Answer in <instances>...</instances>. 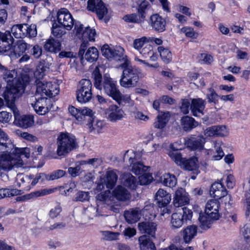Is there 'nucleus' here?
<instances>
[{"instance_id": "f257e3e1", "label": "nucleus", "mask_w": 250, "mask_h": 250, "mask_svg": "<svg viewBox=\"0 0 250 250\" xmlns=\"http://www.w3.org/2000/svg\"><path fill=\"white\" fill-rule=\"evenodd\" d=\"M100 67L101 66H96L92 73L94 85L99 90L103 89L106 94L113 99L119 91L116 83L108 75L105 74L103 77Z\"/></svg>"}, {"instance_id": "f03ea898", "label": "nucleus", "mask_w": 250, "mask_h": 250, "mask_svg": "<svg viewBox=\"0 0 250 250\" xmlns=\"http://www.w3.org/2000/svg\"><path fill=\"white\" fill-rule=\"evenodd\" d=\"M129 63H122L123 73L120 80L122 87L130 88L135 87L140 79V71L135 67L129 65Z\"/></svg>"}, {"instance_id": "7ed1b4c3", "label": "nucleus", "mask_w": 250, "mask_h": 250, "mask_svg": "<svg viewBox=\"0 0 250 250\" xmlns=\"http://www.w3.org/2000/svg\"><path fill=\"white\" fill-rule=\"evenodd\" d=\"M57 153L58 156H65L77 147L75 137L68 133H61L57 139Z\"/></svg>"}, {"instance_id": "20e7f679", "label": "nucleus", "mask_w": 250, "mask_h": 250, "mask_svg": "<svg viewBox=\"0 0 250 250\" xmlns=\"http://www.w3.org/2000/svg\"><path fill=\"white\" fill-rule=\"evenodd\" d=\"M59 85L56 83L39 81L36 82V97H53L59 93Z\"/></svg>"}, {"instance_id": "39448f33", "label": "nucleus", "mask_w": 250, "mask_h": 250, "mask_svg": "<svg viewBox=\"0 0 250 250\" xmlns=\"http://www.w3.org/2000/svg\"><path fill=\"white\" fill-rule=\"evenodd\" d=\"M25 87V86H23V84L21 83L6 86L3 97L12 111L14 110V108H17L14 104L15 100L24 92Z\"/></svg>"}, {"instance_id": "423d86ee", "label": "nucleus", "mask_w": 250, "mask_h": 250, "mask_svg": "<svg viewBox=\"0 0 250 250\" xmlns=\"http://www.w3.org/2000/svg\"><path fill=\"white\" fill-rule=\"evenodd\" d=\"M92 83L88 79H82L80 81L76 91L77 101L82 103H86L92 98Z\"/></svg>"}, {"instance_id": "0eeeda50", "label": "nucleus", "mask_w": 250, "mask_h": 250, "mask_svg": "<svg viewBox=\"0 0 250 250\" xmlns=\"http://www.w3.org/2000/svg\"><path fill=\"white\" fill-rule=\"evenodd\" d=\"M23 164V161L15 158L12 152L0 155V169L1 170L8 171L14 167H21Z\"/></svg>"}, {"instance_id": "6e6552de", "label": "nucleus", "mask_w": 250, "mask_h": 250, "mask_svg": "<svg viewBox=\"0 0 250 250\" xmlns=\"http://www.w3.org/2000/svg\"><path fill=\"white\" fill-rule=\"evenodd\" d=\"M87 9L90 11L95 12L99 19L105 17V21L109 20V15L107 7L102 0H88Z\"/></svg>"}, {"instance_id": "1a4fd4ad", "label": "nucleus", "mask_w": 250, "mask_h": 250, "mask_svg": "<svg viewBox=\"0 0 250 250\" xmlns=\"http://www.w3.org/2000/svg\"><path fill=\"white\" fill-rule=\"evenodd\" d=\"M124 160L125 162L128 161L132 166V171L135 174H142L146 171L148 167L144 166L142 163L137 162L135 153L132 151H127L125 154Z\"/></svg>"}, {"instance_id": "9d476101", "label": "nucleus", "mask_w": 250, "mask_h": 250, "mask_svg": "<svg viewBox=\"0 0 250 250\" xmlns=\"http://www.w3.org/2000/svg\"><path fill=\"white\" fill-rule=\"evenodd\" d=\"M3 79L7 83V86L16 85L21 83L23 84V86H25L29 82V77L26 76L18 77L15 70H5L3 73Z\"/></svg>"}, {"instance_id": "9b49d317", "label": "nucleus", "mask_w": 250, "mask_h": 250, "mask_svg": "<svg viewBox=\"0 0 250 250\" xmlns=\"http://www.w3.org/2000/svg\"><path fill=\"white\" fill-rule=\"evenodd\" d=\"M58 23L65 29L70 30L74 25V20L69 11L65 8L59 10L57 15Z\"/></svg>"}, {"instance_id": "f8f14e48", "label": "nucleus", "mask_w": 250, "mask_h": 250, "mask_svg": "<svg viewBox=\"0 0 250 250\" xmlns=\"http://www.w3.org/2000/svg\"><path fill=\"white\" fill-rule=\"evenodd\" d=\"M12 111L15 118L14 124L15 125L24 128H27L31 127L34 125V120L33 116H21L17 108H14V110Z\"/></svg>"}, {"instance_id": "ddd939ff", "label": "nucleus", "mask_w": 250, "mask_h": 250, "mask_svg": "<svg viewBox=\"0 0 250 250\" xmlns=\"http://www.w3.org/2000/svg\"><path fill=\"white\" fill-rule=\"evenodd\" d=\"M96 34L95 29H91L89 27H85L84 31L83 32V35L81 37L83 40L81 44L79 55L83 56L87 46L88 41L94 42L95 41V36Z\"/></svg>"}, {"instance_id": "4468645a", "label": "nucleus", "mask_w": 250, "mask_h": 250, "mask_svg": "<svg viewBox=\"0 0 250 250\" xmlns=\"http://www.w3.org/2000/svg\"><path fill=\"white\" fill-rule=\"evenodd\" d=\"M36 101L35 103H31V105L34 109L36 112L39 115H43L48 112L47 103L50 102V100L46 97H36Z\"/></svg>"}, {"instance_id": "2eb2a0df", "label": "nucleus", "mask_w": 250, "mask_h": 250, "mask_svg": "<svg viewBox=\"0 0 250 250\" xmlns=\"http://www.w3.org/2000/svg\"><path fill=\"white\" fill-rule=\"evenodd\" d=\"M14 39L9 31L5 32H0V53H4L9 51L13 43Z\"/></svg>"}, {"instance_id": "dca6fc26", "label": "nucleus", "mask_w": 250, "mask_h": 250, "mask_svg": "<svg viewBox=\"0 0 250 250\" xmlns=\"http://www.w3.org/2000/svg\"><path fill=\"white\" fill-rule=\"evenodd\" d=\"M14 146L8 135L3 131L0 134V152L2 154L12 153Z\"/></svg>"}, {"instance_id": "f3484780", "label": "nucleus", "mask_w": 250, "mask_h": 250, "mask_svg": "<svg viewBox=\"0 0 250 250\" xmlns=\"http://www.w3.org/2000/svg\"><path fill=\"white\" fill-rule=\"evenodd\" d=\"M219 203L217 199L209 200L206 204L205 213L211 218L218 220L220 217L219 213Z\"/></svg>"}, {"instance_id": "a211bd4d", "label": "nucleus", "mask_w": 250, "mask_h": 250, "mask_svg": "<svg viewBox=\"0 0 250 250\" xmlns=\"http://www.w3.org/2000/svg\"><path fill=\"white\" fill-rule=\"evenodd\" d=\"M69 111L80 122L86 120L88 115L92 114V110L86 107L78 109L74 106H71L69 108Z\"/></svg>"}, {"instance_id": "6ab92c4d", "label": "nucleus", "mask_w": 250, "mask_h": 250, "mask_svg": "<svg viewBox=\"0 0 250 250\" xmlns=\"http://www.w3.org/2000/svg\"><path fill=\"white\" fill-rule=\"evenodd\" d=\"M55 189L52 188H44L39 190L32 192L22 196L18 197L16 199L17 201L24 202L27 200L41 196H43L50 194L54 192Z\"/></svg>"}, {"instance_id": "aec40b11", "label": "nucleus", "mask_w": 250, "mask_h": 250, "mask_svg": "<svg viewBox=\"0 0 250 250\" xmlns=\"http://www.w3.org/2000/svg\"><path fill=\"white\" fill-rule=\"evenodd\" d=\"M142 216V209L138 208H130L124 212V217L126 221L133 224L138 221Z\"/></svg>"}, {"instance_id": "412c9836", "label": "nucleus", "mask_w": 250, "mask_h": 250, "mask_svg": "<svg viewBox=\"0 0 250 250\" xmlns=\"http://www.w3.org/2000/svg\"><path fill=\"white\" fill-rule=\"evenodd\" d=\"M206 138L202 135L196 138L192 137L188 139L186 144L188 147L192 150H201L204 149Z\"/></svg>"}, {"instance_id": "4be33fe9", "label": "nucleus", "mask_w": 250, "mask_h": 250, "mask_svg": "<svg viewBox=\"0 0 250 250\" xmlns=\"http://www.w3.org/2000/svg\"><path fill=\"white\" fill-rule=\"evenodd\" d=\"M155 197L159 207L167 206L171 200V195L167 191L162 188H160L158 190Z\"/></svg>"}, {"instance_id": "5701e85b", "label": "nucleus", "mask_w": 250, "mask_h": 250, "mask_svg": "<svg viewBox=\"0 0 250 250\" xmlns=\"http://www.w3.org/2000/svg\"><path fill=\"white\" fill-rule=\"evenodd\" d=\"M211 196L217 199H221L227 195V190L221 182L214 183L210 189Z\"/></svg>"}, {"instance_id": "b1692460", "label": "nucleus", "mask_w": 250, "mask_h": 250, "mask_svg": "<svg viewBox=\"0 0 250 250\" xmlns=\"http://www.w3.org/2000/svg\"><path fill=\"white\" fill-rule=\"evenodd\" d=\"M206 101L201 98L193 99L190 105L191 111L194 116L203 115Z\"/></svg>"}, {"instance_id": "393cba45", "label": "nucleus", "mask_w": 250, "mask_h": 250, "mask_svg": "<svg viewBox=\"0 0 250 250\" xmlns=\"http://www.w3.org/2000/svg\"><path fill=\"white\" fill-rule=\"evenodd\" d=\"M189 200L185 190L180 188L175 191L173 203L175 207L178 208L188 204Z\"/></svg>"}, {"instance_id": "a878e982", "label": "nucleus", "mask_w": 250, "mask_h": 250, "mask_svg": "<svg viewBox=\"0 0 250 250\" xmlns=\"http://www.w3.org/2000/svg\"><path fill=\"white\" fill-rule=\"evenodd\" d=\"M108 111V118L111 122L121 120L124 117V111L116 105H110Z\"/></svg>"}, {"instance_id": "bb28decb", "label": "nucleus", "mask_w": 250, "mask_h": 250, "mask_svg": "<svg viewBox=\"0 0 250 250\" xmlns=\"http://www.w3.org/2000/svg\"><path fill=\"white\" fill-rule=\"evenodd\" d=\"M93 116V112H92V115H88L86 117L87 119L86 118V120L88 121L86 125L90 132L99 133L104 126L103 123L100 120L95 121Z\"/></svg>"}, {"instance_id": "cd10ccee", "label": "nucleus", "mask_w": 250, "mask_h": 250, "mask_svg": "<svg viewBox=\"0 0 250 250\" xmlns=\"http://www.w3.org/2000/svg\"><path fill=\"white\" fill-rule=\"evenodd\" d=\"M32 177L29 176L24 175L22 174H18L16 178L17 185L21 188L24 191H28L31 188V181Z\"/></svg>"}, {"instance_id": "c85d7f7f", "label": "nucleus", "mask_w": 250, "mask_h": 250, "mask_svg": "<svg viewBox=\"0 0 250 250\" xmlns=\"http://www.w3.org/2000/svg\"><path fill=\"white\" fill-rule=\"evenodd\" d=\"M151 25L157 31L163 32L165 30L166 22L164 19L158 14H154L150 17Z\"/></svg>"}, {"instance_id": "c756f323", "label": "nucleus", "mask_w": 250, "mask_h": 250, "mask_svg": "<svg viewBox=\"0 0 250 250\" xmlns=\"http://www.w3.org/2000/svg\"><path fill=\"white\" fill-rule=\"evenodd\" d=\"M157 226L156 223L154 222H143L138 224V229L142 233H147L152 237H154Z\"/></svg>"}, {"instance_id": "7c9ffc66", "label": "nucleus", "mask_w": 250, "mask_h": 250, "mask_svg": "<svg viewBox=\"0 0 250 250\" xmlns=\"http://www.w3.org/2000/svg\"><path fill=\"white\" fill-rule=\"evenodd\" d=\"M197 228L195 225L188 226L181 231L184 241L187 243H189L197 234Z\"/></svg>"}, {"instance_id": "2f4dec72", "label": "nucleus", "mask_w": 250, "mask_h": 250, "mask_svg": "<svg viewBox=\"0 0 250 250\" xmlns=\"http://www.w3.org/2000/svg\"><path fill=\"white\" fill-rule=\"evenodd\" d=\"M105 185L108 188H112L116 184L118 179L117 171L108 169L105 174V177H102Z\"/></svg>"}, {"instance_id": "473e14b6", "label": "nucleus", "mask_w": 250, "mask_h": 250, "mask_svg": "<svg viewBox=\"0 0 250 250\" xmlns=\"http://www.w3.org/2000/svg\"><path fill=\"white\" fill-rule=\"evenodd\" d=\"M138 244L140 250H156L154 242L146 235H143L138 238Z\"/></svg>"}, {"instance_id": "72a5a7b5", "label": "nucleus", "mask_w": 250, "mask_h": 250, "mask_svg": "<svg viewBox=\"0 0 250 250\" xmlns=\"http://www.w3.org/2000/svg\"><path fill=\"white\" fill-rule=\"evenodd\" d=\"M121 181L125 187L133 190L135 189L139 184L135 177L129 173L123 174L121 177Z\"/></svg>"}, {"instance_id": "f704fd0d", "label": "nucleus", "mask_w": 250, "mask_h": 250, "mask_svg": "<svg viewBox=\"0 0 250 250\" xmlns=\"http://www.w3.org/2000/svg\"><path fill=\"white\" fill-rule=\"evenodd\" d=\"M113 195L118 200L126 201L130 197L129 192L122 186H118L112 191Z\"/></svg>"}, {"instance_id": "c9c22d12", "label": "nucleus", "mask_w": 250, "mask_h": 250, "mask_svg": "<svg viewBox=\"0 0 250 250\" xmlns=\"http://www.w3.org/2000/svg\"><path fill=\"white\" fill-rule=\"evenodd\" d=\"M180 123L183 129L187 132L191 131L198 125L193 118L188 116L183 117L180 120Z\"/></svg>"}, {"instance_id": "e433bc0d", "label": "nucleus", "mask_w": 250, "mask_h": 250, "mask_svg": "<svg viewBox=\"0 0 250 250\" xmlns=\"http://www.w3.org/2000/svg\"><path fill=\"white\" fill-rule=\"evenodd\" d=\"M44 47L48 52L57 53L61 50V43L54 38H50L46 41Z\"/></svg>"}, {"instance_id": "4c0bfd02", "label": "nucleus", "mask_w": 250, "mask_h": 250, "mask_svg": "<svg viewBox=\"0 0 250 250\" xmlns=\"http://www.w3.org/2000/svg\"><path fill=\"white\" fill-rule=\"evenodd\" d=\"M170 114L169 112H161L157 117L156 121L154 123V126L156 128L162 129L165 127L169 121Z\"/></svg>"}, {"instance_id": "58836bf2", "label": "nucleus", "mask_w": 250, "mask_h": 250, "mask_svg": "<svg viewBox=\"0 0 250 250\" xmlns=\"http://www.w3.org/2000/svg\"><path fill=\"white\" fill-rule=\"evenodd\" d=\"M27 24L14 25L11 28V32L16 38H23L27 36Z\"/></svg>"}, {"instance_id": "ea45409f", "label": "nucleus", "mask_w": 250, "mask_h": 250, "mask_svg": "<svg viewBox=\"0 0 250 250\" xmlns=\"http://www.w3.org/2000/svg\"><path fill=\"white\" fill-rule=\"evenodd\" d=\"M184 223L181 212L173 213L171 216L170 227L172 229H178L182 227Z\"/></svg>"}, {"instance_id": "a19ab883", "label": "nucleus", "mask_w": 250, "mask_h": 250, "mask_svg": "<svg viewBox=\"0 0 250 250\" xmlns=\"http://www.w3.org/2000/svg\"><path fill=\"white\" fill-rule=\"evenodd\" d=\"M125 50L124 48L120 46H116L113 50V58L120 61H123V63L126 62L129 63V61L127 59V57L124 53Z\"/></svg>"}, {"instance_id": "79ce46f5", "label": "nucleus", "mask_w": 250, "mask_h": 250, "mask_svg": "<svg viewBox=\"0 0 250 250\" xmlns=\"http://www.w3.org/2000/svg\"><path fill=\"white\" fill-rule=\"evenodd\" d=\"M215 220L211 218L209 215L205 214H200L199 221L200 223V227L203 229H207L211 227L213 221Z\"/></svg>"}, {"instance_id": "37998d69", "label": "nucleus", "mask_w": 250, "mask_h": 250, "mask_svg": "<svg viewBox=\"0 0 250 250\" xmlns=\"http://www.w3.org/2000/svg\"><path fill=\"white\" fill-rule=\"evenodd\" d=\"M116 101L119 104H128L130 105L134 104V101L131 99L130 95L129 94L123 95L119 91L115 97L113 99Z\"/></svg>"}, {"instance_id": "c03bdc74", "label": "nucleus", "mask_w": 250, "mask_h": 250, "mask_svg": "<svg viewBox=\"0 0 250 250\" xmlns=\"http://www.w3.org/2000/svg\"><path fill=\"white\" fill-rule=\"evenodd\" d=\"M83 55L86 60L90 62H93L98 59L99 52L96 48L91 47L89 48L85 53H84L82 56L83 57Z\"/></svg>"}, {"instance_id": "a18cd8bd", "label": "nucleus", "mask_w": 250, "mask_h": 250, "mask_svg": "<svg viewBox=\"0 0 250 250\" xmlns=\"http://www.w3.org/2000/svg\"><path fill=\"white\" fill-rule=\"evenodd\" d=\"M12 153L15 158L21 159L22 161L23 158H28L30 156V150L27 147L15 148Z\"/></svg>"}, {"instance_id": "49530a36", "label": "nucleus", "mask_w": 250, "mask_h": 250, "mask_svg": "<svg viewBox=\"0 0 250 250\" xmlns=\"http://www.w3.org/2000/svg\"><path fill=\"white\" fill-rule=\"evenodd\" d=\"M158 51L163 61L166 63H168L172 60V54L168 49L164 46L158 47Z\"/></svg>"}, {"instance_id": "de8ad7c7", "label": "nucleus", "mask_w": 250, "mask_h": 250, "mask_svg": "<svg viewBox=\"0 0 250 250\" xmlns=\"http://www.w3.org/2000/svg\"><path fill=\"white\" fill-rule=\"evenodd\" d=\"M27 48L28 44L27 43L23 40L19 41L14 46V53L16 56L20 57L25 52Z\"/></svg>"}, {"instance_id": "09e8293b", "label": "nucleus", "mask_w": 250, "mask_h": 250, "mask_svg": "<svg viewBox=\"0 0 250 250\" xmlns=\"http://www.w3.org/2000/svg\"><path fill=\"white\" fill-rule=\"evenodd\" d=\"M197 160L196 158H192L189 159H185L183 161V165L181 167L185 170L192 171L196 170L197 167Z\"/></svg>"}, {"instance_id": "8fccbe9b", "label": "nucleus", "mask_w": 250, "mask_h": 250, "mask_svg": "<svg viewBox=\"0 0 250 250\" xmlns=\"http://www.w3.org/2000/svg\"><path fill=\"white\" fill-rule=\"evenodd\" d=\"M161 181L164 185L170 188L174 187L177 183L176 177L169 173L164 174L161 177Z\"/></svg>"}, {"instance_id": "3c124183", "label": "nucleus", "mask_w": 250, "mask_h": 250, "mask_svg": "<svg viewBox=\"0 0 250 250\" xmlns=\"http://www.w3.org/2000/svg\"><path fill=\"white\" fill-rule=\"evenodd\" d=\"M214 151L213 150H210L209 152L212 155V158L214 160H220L224 155V153L220 147L219 143H214Z\"/></svg>"}, {"instance_id": "603ef678", "label": "nucleus", "mask_w": 250, "mask_h": 250, "mask_svg": "<svg viewBox=\"0 0 250 250\" xmlns=\"http://www.w3.org/2000/svg\"><path fill=\"white\" fill-rule=\"evenodd\" d=\"M65 28L60 24H58L56 22H55L52 25V33L56 38H61L65 34Z\"/></svg>"}, {"instance_id": "864d4df0", "label": "nucleus", "mask_w": 250, "mask_h": 250, "mask_svg": "<svg viewBox=\"0 0 250 250\" xmlns=\"http://www.w3.org/2000/svg\"><path fill=\"white\" fill-rule=\"evenodd\" d=\"M138 12L141 16L142 18H145L146 16V11L148 10L150 5L149 2L146 0L139 1L138 3Z\"/></svg>"}, {"instance_id": "5fc2aeb1", "label": "nucleus", "mask_w": 250, "mask_h": 250, "mask_svg": "<svg viewBox=\"0 0 250 250\" xmlns=\"http://www.w3.org/2000/svg\"><path fill=\"white\" fill-rule=\"evenodd\" d=\"M130 115L136 120L146 122L149 120L148 116L145 115L136 108H133L130 111Z\"/></svg>"}, {"instance_id": "6e6d98bb", "label": "nucleus", "mask_w": 250, "mask_h": 250, "mask_svg": "<svg viewBox=\"0 0 250 250\" xmlns=\"http://www.w3.org/2000/svg\"><path fill=\"white\" fill-rule=\"evenodd\" d=\"M19 194L20 190L17 189L1 188L0 189V199L16 196Z\"/></svg>"}, {"instance_id": "4d7b16f0", "label": "nucleus", "mask_w": 250, "mask_h": 250, "mask_svg": "<svg viewBox=\"0 0 250 250\" xmlns=\"http://www.w3.org/2000/svg\"><path fill=\"white\" fill-rule=\"evenodd\" d=\"M65 171L62 169L54 170L51 173L45 176L46 181H53L63 177L65 175Z\"/></svg>"}, {"instance_id": "13d9d810", "label": "nucleus", "mask_w": 250, "mask_h": 250, "mask_svg": "<svg viewBox=\"0 0 250 250\" xmlns=\"http://www.w3.org/2000/svg\"><path fill=\"white\" fill-rule=\"evenodd\" d=\"M123 19L127 22L140 23L143 21L145 19L142 18L140 14L137 15L136 14H132L125 16Z\"/></svg>"}, {"instance_id": "bf43d9fd", "label": "nucleus", "mask_w": 250, "mask_h": 250, "mask_svg": "<svg viewBox=\"0 0 250 250\" xmlns=\"http://www.w3.org/2000/svg\"><path fill=\"white\" fill-rule=\"evenodd\" d=\"M180 31L181 33H184L187 38L195 39L198 36V33L195 32L192 27H184L181 29Z\"/></svg>"}, {"instance_id": "052dcab7", "label": "nucleus", "mask_w": 250, "mask_h": 250, "mask_svg": "<svg viewBox=\"0 0 250 250\" xmlns=\"http://www.w3.org/2000/svg\"><path fill=\"white\" fill-rule=\"evenodd\" d=\"M168 156L177 165L181 166L183 165L185 158L182 157L180 153L175 151H170L168 153Z\"/></svg>"}, {"instance_id": "680f3d73", "label": "nucleus", "mask_w": 250, "mask_h": 250, "mask_svg": "<svg viewBox=\"0 0 250 250\" xmlns=\"http://www.w3.org/2000/svg\"><path fill=\"white\" fill-rule=\"evenodd\" d=\"M148 42L147 37L144 36L140 38L136 39L133 42V46L136 50H140L145 43Z\"/></svg>"}, {"instance_id": "e2e57ef3", "label": "nucleus", "mask_w": 250, "mask_h": 250, "mask_svg": "<svg viewBox=\"0 0 250 250\" xmlns=\"http://www.w3.org/2000/svg\"><path fill=\"white\" fill-rule=\"evenodd\" d=\"M152 176L150 173H142V175L139 177L138 182L142 185H147L152 182Z\"/></svg>"}, {"instance_id": "0e129e2a", "label": "nucleus", "mask_w": 250, "mask_h": 250, "mask_svg": "<svg viewBox=\"0 0 250 250\" xmlns=\"http://www.w3.org/2000/svg\"><path fill=\"white\" fill-rule=\"evenodd\" d=\"M45 176H46V174L42 173H38L35 176L30 175L29 176L32 177V180L31 181V187L34 186L40 181L46 180Z\"/></svg>"}, {"instance_id": "69168bd1", "label": "nucleus", "mask_w": 250, "mask_h": 250, "mask_svg": "<svg viewBox=\"0 0 250 250\" xmlns=\"http://www.w3.org/2000/svg\"><path fill=\"white\" fill-rule=\"evenodd\" d=\"M110 191L109 190H105L104 192H101L97 195V200L104 202L106 204H108V202L110 200Z\"/></svg>"}, {"instance_id": "338daca9", "label": "nucleus", "mask_w": 250, "mask_h": 250, "mask_svg": "<svg viewBox=\"0 0 250 250\" xmlns=\"http://www.w3.org/2000/svg\"><path fill=\"white\" fill-rule=\"evenodd\" d=\"M90 195L88 192L79 191L75 195V200L77 201L84 202L88 201L89 199Z\"/></svg>"}, {"instance_id": "774afa93", "label": "nucleus", "mask_w": 250, "mask_h": 250, "mask_svg": "<svg viewBox=\"0 0 250 250\" xmlns=\"http://www.w3.org/2000/svg\"><path fill=\"white\" fill-rule=\"evenodd\" d=\"M218 95L215 92L214 90L212 88H209L208 90L207 94V98L208 102L216 103L217 101Z\"/></svg>"}]
</instances>
